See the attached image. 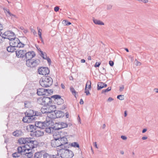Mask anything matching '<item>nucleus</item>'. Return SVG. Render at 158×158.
I'll return each mask as SVG.
<instances>
[{
    "mask_svg": "<svg viewBox=\"0 0 158 158\" xmlns=\"http://www.w3.org/2000/svg\"><path fill=\"white\" fill-rule=\"evenodd\" d=\"M37 29L38 30V34L40 38L41 39H42V36H41V32L42 31V30L40 28H39L38 27H37Z\"/></svg>",
    "mask_w": 158,
    "mask_h": 158,
    "instance_id": "obj_35",
    "label": "nucleus"
},
{
    "mask_svg": "<svg viewBox=\"0 0 158 158\" xmlns=\"http://www.w3.org/2000/svg\"><path fill=\"white\" fill-rule=\"evenodd\" d=\"M40 52H41V56L43 59H45L46 58H48V57H47L46 54L45 53H43L41 51H40Z\"/></svg>",
    "mask_w": 158,
    "mask_h": 158,
    "instance_id": "obj_34",
    "label": "nucleus"
},
{
    "mask_svg": "<svg viewBox=\"0 0 158 158\" xmlns=\"http://www.w3.org/2000/svg\"><path fill=\"white\" fill-rule=\"evenodd\" d=\"M147 139V137L146 136H143L142 137V139L145 140Z\"/></svg>",
    "mask_w": 158,
    "mask_h": 158,
    "instance_id": "obj_58",
    "label": "nucleus"
},
{
    "mask_svg": "<svg viewBox=\"0 0 158 158\" xmlns=\"http://www.w3.org/2000/svg\"><path fill=\"white\" fill-rule=\"evenodd\" d=\"M59 157L56 155L50 154L47 153L43 154V158H57Z\"/></svg>",
    "mask_w": 158,
    "mask_h": 158,
    "instance_id": "obj_21",
    "label": "nucleus"
},
{
    "mask_svg": "<svg viewBox=\"0 0 158 158\" xmlns=\"http://www.w3.org/2000/svg\"><path fill=\"white\" fill-rule=\"evenodd\" d=\"M19 41L20 40H14V42L15 43L13 42V44L15 45V47H18L19 48L23 47L24 44L20 42Z\"/></svg>",
    "mask_w": 158,
    "mask_h": 158,
    "instance_id": "obj_22",
    "label": "nucleus"
},
{
    "mask_svg": "<svg viewBox=\"0 0 158 158\" xmlns=\"http://www.w3.org/2000/svg\"><path fill=\"white\" fill-rule=\"evenodd\" d=\"M91 83H90V81H88L87 82H86V83L85 85V90H86L87 88H88V89H90L91 88Z\"/></svg>",
    "mask_w": 158,
    "mask_h": 158,
    "instance_id": "obj_30",
    "label": "nucleus"
},
{
    "mask_svg": "<svg viewBox=\"0 0 158 158\" xmlns=\"http://www.w3.org/2000/svg\"><path fill=\"white\" fill-rule=\"evenodd\" d=\"M123 89H124V85H121V86L120 87V91H122L123 90Z\"/></svg>",
    "mask_w": 158,
    "mask_h": 158,
    "instance_id": "obj_47",
    "label": "nucleus"
},
{
    "mask_svg": "<svg viewBox=\"0 0 158 158\" xmlns=\"http://www.w3.org/2000/svg\"><path fill=\"white\" fill-rule=\"evenodd\" d=\"M83 103H84V102H83V99H80V104L82 105Z\"/></svg>",
    "mask_w": 158,
    "mask_h": 158,
    "instance_id": "obj_52",
    "label": "nucleus"
},
{
    "mask_svg": "<svg viewBox=\"0 0 158 158\" xmlns=\"http://www.w3.org/2000/svg\"><path fill=\"white\" fill-rule=\"evenodd\" d=\"M59 9V8L58 6H56L54 8V10L56 12L58 11Z\"/></svg>",
    "mask_w": 158,
    "mask_h": 158,
    "instance_id": "obj_44",
    "label": "nucleus"
},
{
    "mask_svg": "<svg viewBox=\"0 0 158 158\" xmlns=\"http://www.w3.org/2000/svg\"><path fill=\"white\" fill-rule=\"evenodd\" d=\"M50 91V93L53 92L52 89H44V88H39L37 89V94L39 96L44 95L46 94L45 91Z\"/></svg>",
    "mask_w": 158,
    "mask_h": 158,
    "instance_id": "obj_16",
    "label": "nucleus"
},
{
    "mask_svg": "<svg viewBox=\"0 0 158 158\" xmlns=\"http://www.w3.org/2000/svg\"><path fill=\"white\" fill-rule=\"evenodd\" d=\"M121 138L123 140H126L127 139V138L125 136L123 135L121 136Z\"/></svg>",
    "mask_w": 158,
    "mask_h": 158,
    "instance_id": "obj_49",
    "label": "nucleus"
},
{
    "mask_svg": "<svg viewBox=\"0 0 158 158\" xmlns=\"http://www.w3.org/2000/svg\"><path fill=\"white\" fill-rule=\"evenodd\" d=\"M45 60H46L48 61V64H50V63L51 62V61L50 60V58L49 57H48V58H46V59H44Z\"/></svg>",
    "mask_w": 158,
    "mask_h": 158,
    "instance_id": "obj_43",
    "label": "nucleus"
},
{
    "mask_svg": "<svg viewBox=\"0 0 158 158\" xmlns=\"http://www.w3.org/2000/svg\"><path fill=\"white\" fill-rule=\"evenodd\" d=\"M88 60H91V56H88Z\"/></svg>",
    "mask_w": 158,
    "mask_h": 158,
    "instance_id": "obj_59",
    "label": "nucleus"
},
{
    "mask_svg": "<svg viewBox=\"0 0 158 158\" xmlns=\"http://www.w3.org/2000/svg\"><path fill=\"white\" fill-rule=\"evenodd\" d=\"M67 148H57L58 154L62 158H72L73 156V152Z\"/></svg>",
    "mask_w": 158,
    "mask_h": 158,
    "instance_id": "obj_4",
    "label": "nucleus"
},
{
    "mask_svg": "<svg viewBox=\"0 0 158 158\" xmlns=\"http://www.w3.org/2000/svg\"><path fill=\"white\" fill-rule=\"evenodd\" d=\"M94 23L96 24L103 25H104V23L102 22L101 21L99 20H98L96 19H93Z\"/></svg>",
    "mask_w": 158,
    "mask_h": 158,
    "instance_id": "obj_24",
    "label": "nucleus"
},
{
    "mask_svg": "<svg viewBox=\"0 0 158 158\" xmlns=\"http://www.w3.org/2000/svg\"><path fill=\"white\" fill-rule=\"evenodd\" d=\"M39 83L43 87H49L52 84V79L49 76H43L40 80Z\"/></svg>",
    "mask_w": 158,
    "mask_h": 158,
    "instance_id": "obj_5",
    "label": "nucleus"
},
{
    "mask_svg": "<svg viewBox=\"0 0 158 158\" xmlns=\"http://www.w3.org/2000/svg\"><path fill=\"white\" fill-rule=\"evenodd\" d=\"M50 128L52 129L56 130H59L60 129H63L61 127H58V126L57 124H54L52 126H50Z\"/></svg>",
    "mask_w": 158,
    "mask_h": 158,
    "instance_id": "obj_26",
    "label": "nucleus"
},
{
    "mask_svg": "<svg viewBox=\"0 0 158 158\" xmlns=\"http://www.w3.org/2000/svg\"><path fill=\"white\" fill-rule=\"evenodd\" d=\"M26 61V65L30 68H33L37 66L40 63V60L38 59L23 60Z\"/></svg>",
    "mask_w": 158,
    "mask_h": 158,
    "instance_id": "obj_7",
    "label": "nucleus"
},
{
    "mask_svg": "<svg viewBox=\"0 0 158 158\" xmlns=\"http://www.w3.org/2000/svg\"><path fill=\"white\" fill-rule=\"evenodd\" d=\"M52 92L50 93V91H45V94H52Z\"/></svg>",
    "mask_w": 158,
    "mask_h": 158,
    "instance_id": "obj_54",
    "label": "nucleus"
},
{
    "mask_svg": "<svg viewBox=\"0 0 158 158\" xmlns=\"http://www.w3.org/2000/svg\"><path fill=\"white\" fill-rule=\"evenodd\" d=\"M110 91V90L103 89L102 91V93H106Z\"/></svg>",
    "mask_w": 158,
    "mask_h": 158,
    "instance_id": "obj_45",
    "label": "nucleus"
},
{
    "mask_svg": "<svg viewBox=\"0 0 158 158\" xmlns=\"http://www.w3.org/2000/svg\"><path fill=\"white\" fill-rule=\"evenodd\" d=\"M104 85V83L102 82H99L98 83V87L97 89L98 90H100L101 89L104 88L103 85Z\"/></svg>",
    "mask_w": 158,
    "mask_h": 158,
    "instance_id": "obj_28",
    "label": "nucleus"
},
{
    "mask_svg": "<svg viewBox=\"0 0 158 158\" xmlns=\"http://www.w3.org/2000/svg\"><path fill=\"white\" fill-rule=\"evenodd\" d=\"M10 40V46L6 48V50L9 52H12L15 51L16 49L15 48V45L13 44V43H15L14 41H17V40Z\"/></svg>",
    "mask_w": 158,
    "mask_h": 158,
    "instance_id": "obj_15",
    "label": "nucleus"
},
{
    "mask_svg": "<svg viewBox=\"0 0 158 158\" xmlns=\"http://www.w3.org/2000/svg\"><path fill=\"white\" fill-rule=\"evenodd\" d=\"M27 53V52L25 50H20L15 51L16 56L18 58L23 57V56Z\"/></svg>",
    "mask_w": 158,
    "mask_h": 158,
    "instance_id": "obj_17",
    "label": "nucleus"
},
{
    "mask_svg": "<svg viewBox=\"0 0 158 158\" xmlns=\"http://www.w3.org/2000/svg\"><path fill=\"white\" fill-rule=\"evenodd\" d=\"M24 106H25V108H29L31 106V102L28 101L24 102Z\"/></svg>",
    "mask_w": 158,
    "mask_h": 158,
    "instance_id": "obj_29",
    "label": "nucleus"
},
{
    "mask_svg": "<svg viewBox=\"0 0 158 158\" xmlns=\"http://www.w3.org/2000/svg\"><path fill=\"white\" fill-rule=\"evenodd\" d=\"M38 73L44 76H48L49 73V70L48 68L41 67L38 69Z\"/></svg>",
    "mask_w": 158,
    "mask_h": 158,
    "instance_id": "obj_14",
    "label": "nucleus"
},
{
    "mask_svg": "<svg viewBox=\"0 0 158 158\" xmlns=\"http://www.w3.org/2000/svg\"><path fill=\"white\" fill-rule=\"evenodd\" d=\"M61 87H62L63 89H64V86L63 84H61Z\"/></svg>",
    "mask_w": 158,
    "mask_h": 158,
    "instance_id": "obj_62",
    "label": "nucleus"
},
{
    "mask_svg": "<svg viewBox=\"0 0 158 158\" xmlns=\"http://www.w3.org/2000/svg\"><path fill=\"white\" fill-rule=\"evenodd\" d=\"M85 90V93L86 94V95H88L89 94V90L87 89Z\"/></svg>",
    "mask_w": 158,
    "mask_h": 158,
    "instance_id": "obj_46",
    "label": "nucleus"
},
{
    "mask_svg": "<svg viewBox=\"0 0 158 158\" xmlns=\"http://www.w3.org/2000/svg\"><path fill=\"white\" fill-rule=\"evenodd\" d=\"M42 153L40 152H36L34 154V158H40L42 157Z\"/></svg>",
    "mask_w": 158,
    "mask_h": 158,
    "instance_id": "obj_31",
    "label": "nucleus"
},
{
    "mask_svg": "<svg viewBox=\"0 0 158 158\" xmlns=\"http://www.w3.org/2000/svg\"><path fill=\"white\" fill-rule=\"evenodd\" d=\"M139 2H143L144 4H146L148 2V0H136Z\"/></svg>",
    "mask_w": 158,
    "mask_h": 158,
    "instance_id": "obj_38",
    "label": "nucleus"
},
{
    "mask_svg": "<svg viewBox=\"0 0 158 158\" xmlns=\"http://www.w3.org/2000/svg\"><path fill=\"white\" fill-rule=\"evenodd\" d=\"M12 135L16 137H20L23 135V133L20 130H16L13 132Z\"/></svg>",
    "mask_w": 158,
    "mask_h": 158,
    "instance_id": "obj_20",
    "label": "nucleus"
},
{
    "mask_svg": "<svg viewBox=\"0 0 158 158\" xmlns=\"http://www.w3.org/2000/svg\"><path fill=\"white\" fill-rule=\"evenodd\" d=\"M3 10L4 12L5 13L7 16L8 17H11L12 19H14L17 18L16 15L11 13L10 12L9 10L8 9L5 8H4Z\"/></svg>",
    "mask_w": 158,
    "mask_h": 158,
    "instance_id": "obj_19",
    "label": "nucleus"
},
{
    "mask_svg": "<svg viewBox=\"0 0 158 158\" xmlns=\"http://www.w3.org/2000/svg\"><path fill=\"white\" fill-rule=\"evenodd\" d=\"M127 116V111L125 110L124 111V117H126Z\"/></svg>",
    "mask_w": 158,
    "mask_h": 158,
    "instance_id": "obj_60",
    "label": "nucleus"
},
{
    "mask_svg": "<svg viewBox=\"0 0 158 158\" xmlns=\"http://www.w3.org/2000/svg\"><path fill=\"white\" fill-rule=\"evenodd\" d=\"M33 149L18 147L17 149L18 151L13 153L12 156L15 158H31L33 156L31 151L28 152H28Z\"/></svg>",
    "mask_w": 158,
    "mask_h": 158,
    "instance_id": "obj_2",
    "label": "nucleus"
},
{
    "mask_svg": "<svg viewBox=\"0 0 158 158\" xmlns=\"http://www.w3.org/2000/svg\"><path fill=\"white\" fill-rule=\"evenodd\" d=\"M66 108V105H63L61 107V109L63 110Z\"/></svg>",
    "mask_w": 158,
    "mask_h": 158,
    "instance_id": "obj_48",
    "label": "nucleus"
},
{
    "mask_svg": "<svg viewBox=\"0 0 158 158\" xmlns=\"http://www.w3.org/2000/svg\"><path fill=\"white\" fill-rule=\"evenodd\" d=\"M29 128V131L30 132H33L34 131H36V127L34 126V125L30 124L28 126Z\"/></svg>",
    "mask_w": 158,
    "mask_h": 158,
    "instance_id": "obj_25",
    "label": "nucleus"
},
{
    "mask_svg": "<svg viewBox=\"0 0 158 158\" xmlns=\"http://www.w3.org/2000/svg\"><path fill=\"white\" fill-rule=\"evenodd\" d=\"M50 121H35L34 126L36 127L39 128L41 129H44L45 128L50 127Z\"/></svg>",
    "mask_w": 158,
    "mask_h": 158,
    "instance_id": "obj_8",
    "label": "nucleus"
},
{
    "mask_svg": "<svg viewBox=\"0 0 158 158\" xmlns=\"http://www.w3.org/2000/svg\"><path fill=\"white\" fill-rule=\"evenodd\" d=\"M52 98L43 96L40 98L39 100H41L42 103L41 104L45 106H49L50 104L52 103Z\"/></svg>",
    "mask_w": 158,
    "mask_h": 158,
    "instance_id": "obj_11",
    "label": "nucleus"
},
{
    "mask_svg": "<svg viewBox=\"0 0 158 158\" xmlns=\"http://www.w3.org/2000/svg\"><path fill=\"white\" fill-rule=\"evenodd\" d=\"M3 29V26L1 24H0V31Z\"/></svg>",
    "mask_w": 158,
    "mask_h": 158,
    "instance_id": "obj_55",
    "label": "nucleus"
},
{
    "mask_svg": "<svg viewBox=\"0 0 158 158\" xmlns=\"http://www.w3.org/2000/svg\"><path fill=\"white\" fill-rule=\"evenodd\" d=\"M38 43H42L44 44V40H38Z\"/></svg>",
    "mask_w": 158,
    "mask_h": 158,
    "instance_id": "obj_53",
    "label": "nucleus"
},
{
    "mask_svg": "<svg viewBox=\"0 0 158 158\" xmlns=\"http://www.w3.org/2000/svg\"><path fill=\"white\" fill-rule=\"evenodd\" d=\"M32 132L31 133V135L37 137L42 136L44 135V132L42 131L37 130L33 132Z\"/></svg>",
    "mask_w": 158,
    "mask_h": 158,
    "instance_id": "obj_18",
    "label": "nucleus"
},
{
    "mask_svg": "<svg viewBox=\"0 0 158 158\" xmlns=\"http://www.w3.org/2000/svg\"><path fill=\"white\" fill-rule=\"evenodd\" d=\"M112 6L111 5H108L107 6L106 9L108 10H110L112 8Z\"/></svg>",
    "mask_w": 158,
    "mask_h": 158,
    "instance_id": "obj_39",
    "label": "nucleus"
},
{
    "mask_svg": "<svg viewBox=\"0 0 158 158\" xmlns=\"http://www.w3.org/2000/svg\"><path fill=\"white\" fill-rule=\"evenodd\" d=\"M2 38L8 40H15L16 38L15 33L12 31H5L2 35Z\"/></svg>",
    "mask_w": 158,
    "mask_h": 158,
    "instance_id": "obj_10",
    "label": "nucleus"
},
{
    "mask_svg": "<svg viewBox=\"0 0 158 158\" xmlns=\"http://www.w3.org/2000/svg\"><path fill=\"white\" fill-rule=\"evenodd\" d=\"M113 98L111 97H109V98H108V101L109 102H111V101H113Z\"/></svg>",
    "mask_w": 158,
    "mask_h": 158,
    "instance_id": "obj_50",
    "label": "nucleus"
},
{
    "mask_svg": "<svg viewBox=\"0 0 158 158\" xmlns=\"http://www.w3.org/2000/svg\"><path fill=\"white\" fill-rule=\"evenodd\" d=\"M140 63L139 62L137 61V64H136V65L137 66H140Z\"/></svg>",
    "mask_w": 158,
    "mask_h": 158,
    "instance_id": "obj_61",
    "label": "nucleus"
},
{
    "mask_svg": "<svg viewBox=\"0 0 158 158\" xmlns=\"http://www.w3.org/2000/svg\"><path fill=\"white\" fill-rule=\"evenodd\" d=\"M35 56V53L33 51H29L27 53L24 55L23 57H20L23 60H32V58Z\"/></svg>",
    "mask_w": 158,
    "mask_h": 158,
    "instance_id": "obj_13",
    "label": "nucleus"
},
{
    "mask_svg": "<svg viewBox=\"0 0 158 158\" xmlns=\"http://www.w3.org/2000/svg\"><path fill=\"white\" fill-rule=\"evenodd\" d=\"M32 138H21L18 139V143L20 144H25L24 145L19 146L18 147H21L22 148H36L38 145V142L36 140H32Z\"/></svg>",
    "mask_w": 158,
    "mask_h": 158,
    "instance_id": "obj_3",
    "label": "nucleus"
},
{
    "mask_svg": "<svg viewBox=\"0 0 158 158\" xmlns=\"http://www.w3.org/2000/svg\"><path fill=\"white\" fill-rule=\"evenodd\" d=\"M51 98L54 99V101L57 105H61L64 103V100L61 98V96L59 95H53L51 96Z\"/></svg>",
    "mask_w": 158,
    "mask_h": 158,
    "instance_id": "obj_12",
    "label": "nucleus"
},
{
    "mask_svg": "<svg viewBox=\"0 0 158 158\" xmlns=\"http://www.w3.org/2000/svg\"><path fill=\"white\" fill-rule=\"evenodd\" d=\"M65 117H66V118H68L69 117V114H68V112H67L65 113Z\"/></svg>",
    "mask_w": 158,
    "mask_h": 158,
    "instance_id": "obj_51",
    "label": "nucleus"
},
{
    "mask_svg": "<svg viewBox=\"0 0 158 158\" xmlns=\"http://www.w3.org/2000/svg\"><path fill=\"white\" fill-rule=\"evenodd\" d=\"M45 110H46L44 111V109H42L41 111H38L31 110H27L25 113V116L23 117L22 121L24 123H31L41 116L42 114L51 112L53 115L51 117L52 118H60L64 116V113L61 110H55L53 111L50 112L46 109Z\"/></svg>",
    "mask_w": 158,
    "mask_h": 158,
    "instance_id": "obj_1",
    "label": "nucleus"
},
{
    "mask_svg": "<svg viewBox=\"0 0 158 158\" xmlns=\"http://www.w3.org/2000/svg\"><path fill=\"white\" fill-rule=\"evenodd\" d=\"M117 98L119 99L120 100H124V95H119L117 96Z\"/></svg>",
    "mask_w": 158,
    "mask_h": 158,
    "instance_id": "obj_37",
    "label": "nucleus"
},
{
    "mask_svg": "<svg viewBox=\"0 0 158 158\" xmlns=\"http://www.w3.org/2000/svg\"><path fill=\"white\" fill-rule=\"evenodd\" d=\"M71 146L72 147H73L75 148H79V144L77 142H73L71 143Z\"/></svg>",
    "mask_w": 158,
    "mask_h": 158,
    "instance_id": "obj_32",
    "label": "nucleus"
},
{
    "mask_svg": "<svg viewBox=\"0 0 158 158\" xmlns=\"http://www.w3.org/2000/svg\"><path fill=\"white\" fill-rule=\"evenodd\" d=\"M55 124H57L59 126V128H62L63 129L66 128L68 126V124L66 123L61 122L60 123H56Z\"/></svg>",
    "mask_w": 158,
    "mask_h": 158,
    "instance_id": "obj_23",
    "label": "nucleus"
},
{
    "mask_svg": "<svg viewBox=\"0 0 158 158\" xmlns=\"http://www.w3.org/2000/svg\"><path fill=\"white\" fill-rule=\"evenodd\" d=\"M44 129H45V132L48 133H51L52 132H53V131L56 130H55L51 128H50V127H45V128H44Z\"/></svg>",
    "mask_w": 158,
    "mask_h": 158,
    "instance_id": "obj_27",
    "label": "nucleus"
},
{
    "mask_svg": "<svg viewBox=\"0 0 158 158\" xmlns=\"http://www.w3.org/2000/svg\"><path fill=\"white\" fill-rule=\"evenodd\" d=\"M51 146L53 147H57V148H68L69 147L65 146L66 144L62 143L60 141L55 139H52L51 142Z\"/></svg>",
    "mask_w": 158,
    "mask_h": 158,
    "instance_id": "obj_9",
    "label": "nucleus"
},
{
    "mask_svg": "<svg viewBox=\"0 0 158 158\" xmlns=\"http://www.w3.org/2000/svg\"><path fill=\"white\" fill-rule=\"evenodd\" d=\"M23 32L25 33H26L27 32H28V31L27 30H23Z\"/></svg>",
    "mask_w": 158,
    "mask_h": 158,
    "instance_id": "obj_64",
    "label": "nucleus"
},
{
    "mask_svg": "<svg viewBox=\"0 0 158 158\" xmlns=\"http://www.w3.org/2000/svg\"><path fill=\"white\" fill-rule=\"evenodd\" d=\"M70 91H71V92L72 94L74 95V96H75V97H76L75 94L77 93L76 92L75 90V89H74L73 87L72 86L70 87Z\"/></svg>",
    "mask_w": 158,
    "mask_h": 158,
    "instance_id": "obj_33",
    "label": "nucleus"
},
{
    "mask_svg": "<svg viewBox=\"0 0 158 158\" xmlns=\"http://www.w3.org/2000/svg\"><path fill=\"white\" fill-rule=\"evenodd\" d=\"M85 62V60L84 59L81 60V62L82 63H84Z\"/></svg>",
    "mask_w": 158,
    "mask_h": 158,
    "instance_id": "obj_63",
    "label": "nucleus"
},
{
    "mask_svg": "<svg viewBox=\"0 0 158 158\" xmlns=\"http://www.w3.org/2000/svg\"><path fill=\"white\" fill-rule=\"evenodd\" d=\"M154 92H156V93H158V89L155 88L154 89Z\"/></svg>",
    "mask_w": 158,
    "mask_h": 158,
    "instance_id": "obj_56",
    "label": "nucleus"
},
{
    "mask_svg": "<svg viewBox=\"0 0 158 158\" xmlns=\"http://www.w3.org/2000/svg\"><path fill=\"white\" fill-rule=\"evenodd\" d=\"M64 132H61L60 133L58 132V134L55 133L53 134L54 139L58 140L62 143L65 145L68 144V146H70V144H68V141L66 138L65 137V135H63L64 134Z\"/></svg>",
    "mask_w": 158,
    "mask_h": 158,
    "instance_id": "obj_6",
    "label": "nucleus"
},
{
    "mask_svg": "<svg viewBox=\"0 0 158 158\" xmlns=\"http://www.w3.org/2000/svg\"><path fill=\"white\" fill-rule=\"evenodd\" d=\"M109 65L111 67H113L114 65V62L113 61L111 60H110L109 61Z\"/></svg>",
    "mask_w": 158,
    "mask_h": 158,
    "instance_id": "obj_42",
    "label": "nucleus"
},
{
    "mask_svg": "<svg viewBox=\"0 0 158 158\" xmlns=\"http://www.w3.org/2000/svg\"><path fill=\"white\" fill-rule=\"evenodd\" d=\"M31 32L33 33L34 35H36L37 33L35 31L33 28H31L30 29Z\"/></svg>",
    "mask_w": 158,
    "mask_h": 158,
    "instance_id": "obj_41",
    "label": "nucleus"
},
{
    "mask_svg": "<svg viewBox=\"0 0 158 158\" xmlns=\"http://www.w3.org/2000/svg\"><path fill=\"white\" fill-rule=\"evenodd\" d=\"M147 131V130L146 129H143V130H142V133H144L146 131Z\"/></svg>",
    "mask_w": 158,
    "mask_h": 158,
    "instance_id": "obj_57",
    "label": "nucleus"
},
{
    "mask_svg": "<svg viewBox=\"0 0 158 158\" xmlns=\"http://www.w3.org/2000/svg\"><path fill=\"white\" fill-rule=\"evenodd\" d=\"M100 64H101V62H96L95 65H94V67L95 68L98 67L100 65Z\"/></svg>",
    "mask_w": 158,
    "mask_h": 158,
    "instance_id": "obj_40",
    "label": "nucleus"
},
{
    "mask_svg": "<svg viewBox=\"0 0 158 158\" xmlns=\"http://www.w3.org/2000/svg\"><path fill=\"white\" fill-rule=\"evenodd\" d=\"M62 23L64 25H69L71 24V23L65 20L62 21Z\"/></svg>",
    "mask_w": 158,
    "mask_h": 158,
    "instance_id": "obj_36",
    "label": "nucleus"
}]
</instances>
